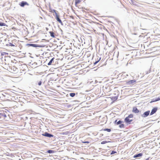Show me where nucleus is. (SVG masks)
<instances>
[{
	"mask_svg": "<svg viewBox=\"0 0 160 160\" xmlns=\"http://www.w3.org/2000/svg\"><path fill=\"white\" fill-rule=\"evenodd\" d=\"M26 45L28 47H32L35 48L42 47V46L41 45L35 44L28 43Z\"/></svg>",
	"mask_w": 160,
	"mask_h": 160,
	"instance_id": "nucleus-1",
	"label": "nucleus"
},
{
	"mask_svg": "<svg viewBox=\"0 0 160 160\" xmlns=\"http://www.w3.org/2000/svg\"><path fill=\"white\" fill-rule=\"evenodd\" d=\"M150 111L149 110L141 114V112L140 113L141 114V116L143 118H146L150 114Z\"/></svg>",
	"mask_w": 160,
	"mask_h": 160,
	"instance_id": "nucleus-2",
	"label": "nucleus"
},
{
	"mask_svg": "<svg viewBox=\"0 0 160 160\" xmlns=\"http://www.w3.org/2000/svg\"><path fill=\"white\" fill-rule=\"evenodd\" d=\"M42 135L43 136H45L46 137L48 138L52 137L54 136L53 135L48 133V132H46L42 133Z\"/></svg>",
	"mask_w": 160,
	"mask_h": 160,
	"instance_id": "nucleus-3",
	"label": "nucleus"
},
{
	"mask_svg": "<svg viewBox=\"0 0 160 160\" xmlns=\"http://www.w3.org/2000/svg\"><path fill=\"white\" fill-rule=\"evenodd\" d=\"M133 121V120L131 119H130L128 117H126L124 119V122L128 124H130L132 123V122Z\"/></svg>",
	"mask_w": 160,
	"mask_h": 160,
	"instance_id": "nucleus-4",
	"label": "nucleus"
},
{
	"mask_svg": "<svg viewBox=\"0 0 160 160\" xmlns=\"http://www.w3.org/2000/svg\"><path fill=\"white\" fill-rule=\"evenodd\" d=\"M59 17H60L59 15H57L55 17V18L58 22H59L62 25H63V24L61 20L59 18Z\"/></svg>",
	"mask_w": 160,
	"mask_h": 160,
	"instance_id": "nucleus-5",
	"label": "nucleus"
},
{
	"mask_svg": "<svg viewBox=\"0 0 160 160\" xmlns=\"http://www.w3.org/2000/svg\"><path fill=\"white\" fill-rule=\"evenodd\" d=\"M157 110L158 108L157 107H155L153 108L151 111V112L150 113V115H152L154 114L157 112Z\"/></svg>",
	"mask_w": 160,
	"mask_h": 160,
	"instance_id": "nucleus-6",
	"label": "nucleus"
},
{
	"mask_svg": "<svg viewBox=\"0 0 160 160\" xmlns=\"http://www.w3.org/2000/svg\"><path fill=\"white\" fill-rule=\"evenodd\" d=\"M19 5L22 7H23L26 5H28V4L25 1H22L19 4Z\"/></svg>",
	"mask_w": 160,
	"mask_h": 160,
	"instance_id": "nucleus-7",
	"label": "nucleus"
},
{
	"mask_svg": "<svg viewBox=\"0 0 160 160\" xmlns=\"http://www.w3.org/2000/svg\"><path fill=\"white\" fill-rule=\"evenodd\" d=\"M136 82V80H135L134 79L132 80H131L128 81L127 82V84L128 85H130L132 84H133V83H135Z\"/></svg>",
	"mask_w": 160,
	"mask_h": 160,
	"instance_id": "nucleus-8",
	"label": "nucleus"
},
{
	"mask_svg": "<svg viewBox=\"0 0 160 160\" xmlns=\"http://www.w3.org/2000/svg\"><path fill=\"white\" fill-rule=\"evenodd\" d=\"M132 111L133 112L135 113H137L139 112V111L136 107H133Z\"/></svg>",
	"mask_w": 160,
	"mask_h": 160,
	"instance_id": "nucleus-9",
	"label": "nucleus"
},
{
	"mask_svg": "<svg viewBox=\"0 0 160 160\" xmlns=\"http://www.w3.org/2000/svg\"><path fill=\"white\" fill-rule=\"evenodd\" d=\"M160 100L159 97L155 99H152V101L150 102V103H152L153 102H155Z\"/></svg>",
	"mask_w": 160,
	"mask_h": 160,
	"instance_id": "nucleus-10",
	"label": "nucleus"
},
{
	"mask_svg": "<svg viewBox=\"0 0 160 160\" xmlns=\"http://www.w3.org/2000/svg\"><path fill=\"white\" fill-rule=\"evenodd\" d=\"M142 153H139L138 154L135 155L133 157L134 158H138L139 157H140L142 156Z\"/></svg>",
	"mask_w": 160,
	"mask_h": 160,
	"instance_id": "nucleus-11",
	"label": "nucleus"
},
{
	"mask_svg": "<svg viewBox=\"0 0 160 160\" xmlns=\"http://www.w3.org/2000/svg\"><path fill=\"white\" fill-rule=\"evenodd\" d=\"M54 59V58H52L51 60L48 63V65H51L52 62H53V60Z\"/></svg>",
	"mask_w": 160,
	"mask_h": 160,
	"instance_id": "nucleus-12",
	"label": "nucleus"
},
{
	"mask_svg": "<svg viewBox=\"0 0 160 160\" xmlns=\"http://www.w3.org/2000/svg\"><path fill=\"white\" fill-rule=\"evenodd\" d=\"M49 33L50 34V36L52 38H55V36L54 35V33L53 32L50 31L49 32Z\"/></svg>",
	"mask_w": 160,
	"mask_h": 160,
	"instance_id": "nucleus-13",
	"label": "nucleus"
},
{
	"mask_svg": "<svg viewBox=\"0 0 160 160\" xmlns=\"http://www.w3.org/2000/svg\"><path fill=\"white\" fill-rule=\"evenodd\" d=\"M118 98V97L116 96L114 97H112L111 98V99L113 101H115L117 100Z\"/></svg>",
	"mask_w": 160,
	"mask_h": 160,
	"instance_id": "nucleus-14",
	"label": "nucleus"
},
{
	"mask_svg": "<svg viewBox=\"0 0 160 160\" xmlns=\"http://www.w3.org/2000/svg\"><path fill=\"white\" fill-rule=\"evenodd\" d=\"M101 59V58H98H98L97 59V61H96V62H95L94 63V65H95L97 63L100 61Z\"/></svg>",
	"mask_w": 160,
	"mask_h": 160,
	"instance_id": "nucleus-15",
	"label": "nucleus"
},
{
	"mask_svg": "<svg viewBox=\"0 0 160 160\" xmlns=\"http://www.w3.org/2000/svg\"><path fill=\"white\" fill-rule=\"evenodd\" d=\"M47 152L49 153H53L55 152V151L52 150H49L47 151Z\"/></svg>",
	"mask_w": 160,
	"mask_h": 160,
	"instance_id": "nucleus-16",
	"label": "nucleus"
},
{
	"mask_svg": "<svg viewBox=\"0 0 160 160\" xmlns=\"http://www.w3.org/2000/svg\"><path fill=\"white\" fill-rule=\"evenodd\" d=\"M7 46H15V45L11 42H9V43L7 44Z\"/></svg>",
	"mask_w": 160,
	"mask_h": 160,
	"instance_id": "nucleus-17",
	"label": "nucleus"
},
{
	"mask_svg": "<svg viewBox=\"0 0 160 160\" xmlns=\"http://www.w3.org/2000/svg\"><path fill=\"white\" fill-rule=\"evenodd\" d=\"M81 2V0H75V4L76 6Z\"/></svg>",
	"mask_w": 160,
	"mask_h": 160,
	"instance_id": "nucleus-18",
	"label": "nucleus"
},
{
	"mask_svg": "<svg viewBox=\"0 0 160 160\" xmlns=\"http://www.w3.org/2000/svg\"><path fill=\"white\" fill-rule=\"evenodd\" d=\"M75 93L74 92H72L70 93L69 95L71 97H73L75 96Z\"/></svg>",
	"mask_w": 160,
	"mask_h": 160,
	"instance_id": "nucleus-19",
	"label": "nucleus"
},
{
	"mask_svg": "<svg viewBox=\"0 0 160 160\" xmlns=\"http://www.w3.org/2000/svg\"><path fill=\"white\" fill-rule=\"evenodd\" d=\"M130 3H131L133 5H136V3H135L136 2L135 1H134L132 0H130Z\"/></svg>",
	"mask_w": 160,
	"mask_h": 160,
	"instance_id": "nucleus-20",
	"label": "nucleus"
},
{
	"mask_svg": "<svg viewBox=\"0 0 160 160\" xmlns=\"http://www.w3.org/2000/svg\"><path fill=\"white\" fill-rule=\"evenodd\" d=\"M104 131H107L108 132H110L111 131V129L110 128H105L103 129Z\"/></svg>",
	"mask_w": 160,
	"mask_h": 160,
	"instance_id": "nucleus-21",
	"label": "nucleus"
},
{
	"mask_svg": "<svg viewBox=\"0 0 160 160\" xmlns=\"http://www.w3.org/2000/svg\"><path fill=\"white\" fill-rule=\"evenodd\" d=\"M119 127L120 128H124V125L123 124H122V123H121V124H119Z\"/></svg>",
	"mask_w": 160,
	"mask_h": 160,
	"instance_id": "nucleus-22",
	"label": "nucleus"
},
{
	"mask_svg": "<svg viewBox=\"0 0 160 160\" xmlns=\"http://www.w3.org/2000/svg\"><path fill=\"white\" fill-rule=\"evenodd\" d=\"M6 26L5 23L3 22H0V26Z\"/></svg>",
	"mask_w": 160,
	"mask_h": 160,
	"instance_id": "nucleus-23",
	"label": "nucleus"
},
{
	"mask_svg": "<svg viewBox=\"0 0 160 160\" xmlns=\"http://www.w3.org/2000/svg\"><path fill=\"white\" fill-rule=\"evenodd\" d=\"M107 142V141H102L101 142V144H105L108 142Z\"/></svg>",
	"mask_w": 160,
	"mask_h": 160,
	"instance_id": "nucleus-24",
	"label": "nucleus"
},
{
	"mask_svg": "<svg viewBox=\"0 0 160 160\" xmlns=\"http://www.w3.org/2000/svg\"><path fill=\"white\" fill-rule=\"evenodd\" d=\"M16 42V40L15 39H14L12 41V43L14 44L15 46L16 45V44L15 43V42Z\"/></svg>",
	"mask_w": 160,
	"mask_h": 160,
	"instance_id": "nucleus-25",
	"label": "nucleus"
},
{
	"mask_svg": "<svg viewBox=\"0 0 160 160\" xmlns=\"http://www.w3.org/2000/svg\"><path fill=\"white\" fill-rule=\"evenodd\" d=\"M122 121H121V120H119L117 122V125L120 124H121V123H122Z\"/></svg>",
	"mask_w": 160,
	"mask_h": 160,
	"instance_id": "nucleus-26",
	"label": "nucleus"
},
{
	"mask_svg": "<svg viewBox=\"0 0 160 160\" xmlns=\"http://www.w3.org/2000/svg\"><path fill=\"white\" fill-rule=\"evenodd\" d=\"M133 115L132 114H130L127 117H128V118H133Z\"/></svg>",
	"mask_w": 160,
	"mask_h": 160,
	"instance_id": "nucleus-27",
	"label": "nucleus"
},
{
	"mask_svg": "<svg viewBox=\"0 0 160 160\" xmlns=\"http://www.w3.org/2000/svg\"><path fill=\"white\" fill-rule=\"evenodd\" d=\"M117 152L116 151H112L111 153V154H113L114 153H117Z\"/></svg>",
	"mask_w": 160,
	"mask_h": 160,
	"instance_id": "nucleus-28",
	"label": "nucleus"
},
{
	"mask_svg": "<svg viewBox=\"0 0 160 160\" xmlns=\"http://www.w3.org/2000/svg\"><path fill=\"white\" fill-rule=\"evenodd\" d=\"M54 12L55 13V17L56 16V15H59V14H58L57 12V11L55 10H54Z\"/></svg>",
	"mask_w": 160,
	"mask_h": 160,
	"instance_id": "nucleus-29",
	"label": "nucleus"
},
{
	"mask_svg": "<svg viewBox=\"0 0 160 160\" xmlns=\"http://www.w3.org/2000/svg\"><path fill=\"white\" fill-rule=\"evenodd\" d=\"M42 82L41 81H40L38 82V84L39 86H41L42 84Z\"/></svg>",
	"mask_w": 160,
	"mask_h": 160,
	"instance_id": "nucleus-30",
	"label": "nucleus"
},
{
	"mask_svg": "<svg viewBox=\"0 0 160 160\" xmlns=\"http://www.w3.org/2000/svg\"><path fill=\"white\" fill-rule=\"evenodd\" d=\"M82 142L84 143H89V142L88 141H84V142Z\"/></svg>",
	"mask_w": 160,
	"mask_h": 160,
	"instance_id": "nucleus-31",
	"label": "nucleus"
},
{
	"mask_svg": "<svg viewBox=\"0 0 160 160\" xmlns=\"http://www.w3.org/2000/svg\"><path fill=\"white\" fill-rule=\"evenodd\" d=\"M142 25H141V24H140V29H143V30H144V29H142Z\"/></svg>",
	"mask_w": 160,
	"mask_h": 160,
	"instance_id": "nucleus-32",
	"label": "nucleus"
},
{
	"mask_svg": "<svg viewBox=\"0 0 160 160\" xmlns=\"http://www.w3.org/2000/svg\"><path fill=\"white\" fill-rule=\"evenodd\" d=\"M2 115L5 117H6V115H5V114H2Z\"/></svg>",
	"mask_w": 160,
	"mask_h": 160,
	"instance_id": "nucleus-33",
	"label": "nucleus"
},
{
	"mask_svg": "<svg viewBox=\"0 0 160 160\" xmlns=\"http://www.w3.org/2000/svg\"><path fill=\"white\" fill-rule=\"evenodd\" d=\"M150 72V70H149V71H148V72H147V73H147V74H148V73H149Z\"/></svg>",
	"mask_w": 160,
	"mask_h": 160,
	"instance_id": "nucleus-34",
	"label": "nucleus"
},
{
	"mask_svg": "<svg viewBox=\"0 0 160 160\" xmlns=\"http://www.w3.org/2000/svg\"><path fill=\"white\" fill-rule=\"evenodd\" d=\"M117 120H116L114 122V123H116L117 124Z\"/></svg>",
	"mask_w": 160,
	"mask_h": 160,
	"instance_id": "nucleus-35",
	"label": "nucleus"
},
{
	"mask_svg": "<svg viewBox=\"0 0 160 160\" xmlns=\"http://www.w3.org/2000/svg\"><path fill=\"white\" fill-rule=\"evenodd\" d=\"M149 158H147L145 160H149Z\"/></svg>",
	"mask_w": 160,
	"mask_h": 160,
	"instance_id": "nucleus-36",
	"label": "nucleus"
},
{
	"mask_svg": "<svg viewBox=\"0 0 160 160\" xmlns=\"http://www.w3.org/2000/svg\"><path fill=\"white\" fill-rule=\"evenodd\" d=\"M46 29L47 30H48V28H46Z\"/></svg>",
	"mask_w": 160,
	"mask_h": 160,
	"instance_id": "nucleus-37",
	"label": "nucleus"
},
{
	"mask_svg": "<svg viewBox=\"0 0 160 160\" xmlns=\"http://www.w3.org/2000/svg\"><path fill=\"white\" fill-rule=\"evenodd\" d=\"M40 18L42 19V18L41 17H40Z\"/></svg>",
	"mask_w": 160,
	"mask_h": 160,
	"instance_id": "nucleus-38",
	"label": "nucleus"
},
{
	"mask_svg": "<svg viewBox=\"0 0 160 160\" xmlns=\"http://www.w3.org/2000/svg\"><path fill=\"white\" fill-rule=\"evenodd\" d=\"M103 65H102L101 66H100V67H101Z\"/></svg>",
	"mask_w": 160,
	"mask_h": 160,
	"instance_id": "nucleus-39",
	"label": "nucleus"
},
{
	"mask_svg": "<svg viewBox=\"0 0 160 160\" xmlns=\"http://www.w3.org/2000/svg\"><path fill=\"white\" fill-rule=\"evenodd\" d=\"M159 98H160H160L159 97Z\"/></svg>",
	"mask_w": 160,
	"mask_h": 160,
	"instance_id": "nucleus-40",
	"label": "nucleus"
}]
</instances>
